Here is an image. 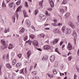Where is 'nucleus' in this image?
Masks as SVG:
<instances>
[{
  "label": "nucleus",
  "mask_w": 79,
  "mask_h": 79,
  "mask_svg": "<svg viewBox=\"0 0 79 79\" xmlns=\"http://www.w3.org/2000/svg\"><path fill=\"white\" fill-rule=\"evenodd\" d=\"M1 43L2 44H3V45L1 46V48L2 49H5V48H7V45H6L5 41L3 39L1 40Z\"/></svg>",
  "instance_id": "1"
},
{
  "label": "nucleus",
  "mask_w": 79,
  "mask_h": 79,
  "mask_svg": "<svg viewBox=\"0 0 79 79\" xmlns=\"http://www.w3.org/2000/svg\"><path fill=\"white\" fill-rule=\"evenodd\" d=\"M72 35L73 37H74L73 40H74L75 42L74 44L76 45V39H77V35L76 34V32L75 31H73Z\"/></svg>",
  "instance_id": "2"
},
{
  "label": "nucleus",
  "mask_w": 79,
  "mask_h": 79,
  "mask_svg": "<svg viewBox=\"0 0 79 79\" xmlns=\"http://www.w3.org/2000/svg\"><path fill=\"white\" fill-rule=\"evenodd\" d=\"M68 25L70 26L73 29H74L75 28V25L73 24V22L71 21L69 22L68 23Z\"/></svg>",
  "instance_id": "3"
},
{
  "label": "nucleus",
  "mask_w": 79,
  "mask_h": 79,
  "mask_svg": "<svg viewBox=\"0 0 79 79\" xmlns=\"http://www.w3.org/2000/svg\"><path fill=\"white\" fill-rule=\"evenodd\" d=\"M49 2L52 8H53V7L55 6L54 3H53V1H52V0H49Z\"/></svg>",
  "instance_id": "4"
},
{
  "label": "nucleus",
  "mask_w": 79,
  "mask_h": 79,
  "mask_svg": "<svg viewBox=\"0 0 79 79\" xmlns=\"http://www.w3.org/2000/svg\"><path fill=\"white\" fill-rule=\"evenodd\" d=\"M15 4L13 2L10 3L9 4V6L10 8H13V6H14V9L16 7Z\"/></svg>",
  "instance_id": "5"
},
{
  "label": "nucleus",
  "mask_w": 79,
  "mask_h": 79,
  "mask_svg": "<svg viewBox=\"0 0 79 79\" xmlns=\"http://www.w3.org/2000/svg\"><path fill=\"white\" fill-rule=\"evenodd\" d=\"M50 48H51V47L48 45H45L44 47V48L45 50H49Z\"/></svg>",
  "instance_id": "6"
},
{
  "label": "nucleus",
  "mask_w": 79,
  "mask_h": 79,
  "mask_svg": "<svg viewBox=\"0 0 79 79\" xmlns=\"http://www.w3.org/2000/svg\"><path fill=\"white\" fill-rule=\"evenodd\" d=\"M65 33L66 34H69L71 33V29L69 28H66Z\"/></svg>",
  "instance_id": "7"
},
{
  "label": "nucleus",
  "mask_w": 79,
  "mask_h": 79,
  "mask_svg": "<svg viewBox=\"0 0 79 79\" xmlns=\"http://www.w3.org/2000/svg\"><path fill=\"white\" fill-rule=\"evenodd\" d=\"M53 32L54 34H60V31L56 29H54Z\"/></svg>",
  "instance_id": "8"
},
{
  "label": "nucleus",
  "mask_w": 79,
  "mask_h": 79,
  "mask_svg": "<svg viewBox=\"0 0 79 79\" xmlns=\"http://www.w3.org/2000/svg\"><path fill=\"white\" fill-rule=\"evenodd\" d=\"M21 66H22V64L21 63H18L16 64V67L17 68H21Z\"/></svg>",
  "instance_id": "9"
},
{
  "label": "nucleus",
  "mask_w": 79,
  "mask_h": 79,
  "mask_svg": "<svg viewBox=\"0 0 79 79\" xmlns=\"http://www.w3.org/2000/svg\"><path fill=\"white\" fill-rule=\"evenodd\" d=\"M26 22L27 25V27H30L31 25V22H30V20L28 19H27L26 21Z\"/></svg>",
  "instance_id": "10"
},
{
  "label": "nucleus",
  "mask_w": 79,
  "mask_h": 79,
  "mask_svg": "<svg viewBox=\"0 0 79 79\" xmlns=\"http://www.w3.org/2000/svg\"><path fill=\"white\" fill-rule=\"evenodd\" d=\"M59 38H56L55 39L53 42L52 44H53V45H55V44H57L58 42L59 41Z\"/></svg>",
  "instance_id": "11"
},
{
  "label": "nucleus",
  "mask_w": 79,
  "mask_h": 79,
  "mask_svg": "<svg viewBox=\"0 0 79 79\" xmlns=\"http://www.w3.org/2000/svg\"><path fill=\"white\" fill-rule=\"evenodd\" d=\"M55 56H52L50 58V61L52 62L54 60H55Z\"/></svg>",
  "instance_id": "12"
},
{
  "label": "nucleus",
  "mask_w": 79,
  "mask_h": 79,
  "mask_svg": "<svg viewBox=\"0 0 79 79\" xmlns=\"http://www.w3.org/2000/svg\"><path fill=\"white\" fill-rule=\"evenodd\" d=\"M33 44L35 45V46H38V42L36 40H34L32 42Z\"/></svg>",
  "instance_id": "13"
},
{
  "label": "nucleus",
  "mask_w": 79,
  "mask_h": 79,
  "mask_svg": "<svg viewBox=\"0 0 79 79\" xmlns=\"http://www.w3.org/2000/svg\"><path fill=\"white\" fill-rule=\"evenodd\" d=\"M31 52L30 50H29L28 52L27 53V56L28 59L29 58V56H31Z\"/></svg>",
  "instance_id": "14"
},
{
  "label": "nucleus",
  "mask_w": 79,
  "mask_h": 79,
  "mask_svg": "<svg viewBox=\"0 0 79 79\" xmlns=\"http://www.w3.org/2000/svg\"><path fill=\"white\" fill-rule=\"evenodd\" d=\"M68 48L69 50H71L72 49V45H71L70 43H69L68 44Z\"/></svg>",
  "instance_id": "15"
},
{
  "label": "nucleus",
  "mask_w": 79,
  "mask_h": 79,
  "mask_svg": "<svg viewBox=\"0 0 79 79\" xmlns=\"http://www.w3.org/2000/svg\"><path fill=\"white\" fill-rule=\"evenodd\" d=\"M6 67L7 68H8V69H11V68H12V67L11 66V65L10 64V63H8L6 65Z\"/></svg>",
  "instance_id": "16"
},
{
  "label": "nucleus",
  "mask_w": 79,
  "mask_h": 79,
  "mask_svg": "<svg viewBox=\"0 0 79 79\" xmlns=\"http://www.w3.org/2000/svg\"><path fill=\"white\" fill-rule=\"evenodd\" d=\"M65 28H66V26H64L62 27L61 28V30L64 33V32H65Z\"/></svg>",
  "instance_id": "17"
},
{
  "label": "nucleus",
  "mask_w": 79,
  "mask_h": 79,
  "mask_svg": "<svg viewBox=\"0 0 79 79\" xmlns=\"http://www.w3.org/2000/svg\"><path fill=\"white\" fill-rule=\"evenodd\" d=\"M25 31V29L24 28H23L22 29L19 31V32L20 34H22V33H24Z\"/></svg>",
  "instance_id": "18"
},
{
  "label": "nucleus",
  "mask_w": 79,
  "mask_h": 79,
  "mask_svg": "<svg viewBox=\"0 0 79 79\" xmlns=\"http://www.w3.org/2000/svg\"><path fill=\"white\" fill-rule=\"evenodd\" d=\"M14 47L13 45L10 44L9 45L8 48L9 49H12Z\"/></svg>",
  "instance_id": "19"
},
{
  "label": "nucleus",
  "mask_w": 79,
  "mask_h": 79,
  "mask_svg": "<svg viewBox=\"0 0 79 79\" xmlns=\"http://www.w3.org/2000/svg\"><path fill=\"white\" fill-rule=\"evenodd\" d=\"M10 28H8L7 29H6V28H5L4 30V32L5 33H7V32H10Z\"/></svg>",
  "instance_id": "20"
},
{
  "label": "nucleus",
  "mask_w": 79,
  "mask_h": 79,
  "mask_svg": "<svg viewBox=\"0 0 79 79\" xmlns=\"http://www.w3.org/2000/svg\"><path fill=\"white\" fill-rule=\"evenodd\" d=\"M21 8H22V6H19L16 10V12H19V11L21 10Z\"/></svg>",
  "instance_id": "21"
},
{
  "label": "nucleus",
  "mask_w": 79,
  "mask_h": 79,
  "mask_svg": "<svg viewBox=\"0 0 79 79\" xmlns=\"http://www.w3.org/2000/svg\"><path fill=\"white\" fill-rule=\"evenodd\" d=\"M2 66H3V64H0V76L2 74V71H1V69H2Z\"/></svg>",
  "instance_id": "22"
},
{
  "label": "nucleus",
  "mask_w": 79,
  "mask_h": 79,
  "mask_svg": "<svg viewBox=\"0 0 79 79\" xmlns=\"http://www.w3.org/2000/svg\"><path fill=\"white\" fill-rule=\"evenodd\" d=\"M69 15H70V14L69 12H67L66 14L65 15V16L66 18H68Z\"/></svg>",
  "instance_id": "23"
},
{
  "label": "nucleus",
  "mask_w": 79,
  "mask_h": 79,
  "mask_svg": "<svg viewBox=\"0 0 79 79\" xmlns=\"http://www.w3.org/2000/svg\"><path fill=\"white\" fill-rule=\"evenodd\" d=\"M44 2V1H42L41 2H40L39 3V6H40V7H41V8H42V4L43 3V2Z\"/></svg>",
  "instance_id": "24"
},
{
  "label": "nucleus",
  "mask_w": 79,
  "mask_h": 79,
  "mask_svg": "<svg viewBox=\"0 0 79 79\" xmlns=\"http://www.w3.org/2000/svg\"><path fill=\"white\" fill-rule=\"evenodd\" d=\"M66 3H67V1L66 0H64L61 3V4L63 5V4H66Z\"/></svg>",
  "instance_id": "25"
},
{
  "label": "nucleus",
  "mask_w": 79,
  "mask_h": 79,
  "mask_svg": "<svg viewBox=\"0 0 79 79\" xmlns=\"http://www.w3.org/2000/svg\"><path fill=\"white\" fill-rule=\"evenodd\" d=\"M53 73L54 74H57V71H56V70L55 69H54L53 70Z\"/></svg>",
  "instance_id": "26"
},
{
  "label": "nucleus",
  "mask_w": 79,
  "mask_h": 79,
  "mask_svg": "<svg viewBox=\"0 0 79 79\" xmlns=\"http://www.w3.org/2000/svg\"><path fill=\"white\" fill-rule=\"evenodd\" d=\"M27 38H28V36L27 35L23 37V39L24 41H26L27 40Z\"/></svg>",
  "instance_id": "27"
},
{
  "label": "nucleus",
  "mask_w": 79,
  "mask_h": 79,
  "mask_svg": "<svg viewBox=\"0 0 79 79\" xmlns=\"http://www.w3.org/2000/svg\"><path fill=\"white\" fill-rule=\"evenodd\" d=\"M40 35L41 37H43L44 39V37L45 36V35L43 34V33H41L40 35Z\"/></svg>",
  "instance_id": "28"
},
{
  "label": "nucleus",
  "mask_w": 79,
  "mask_h": 79,
  "mask_svg": "<svg viewBox=\"0 0 79 79\" xmlns=\"http://www.w3.org/2000/svg\"><path fill=\"white\" fill-rule=\"evenodd\" d=\"M13 75L10 74L8 78L9 79H13Z\"/></svg>",
  "instance_id": "29"
},
{
  "label": "nucleus",
  "mask_w": 79,
  "mask_h": 79,
  "mask_svg": "<svg viewBox=\"0 0 79 79\" xmlns=\"http://www.w3.org/2000/svg\"><path fill=\"white\" fill-rule=\"evenodd\" d=\"M30 37H31V39H33L35 38V35L31 34L30 36Z\"/></svg>",
  "instance_id": "30"
},
{
  "label": "nucleus",
  "mask_w": 79,
  "mask_h": 79,
  "mask_svg": "<svg viewBox=\"0 0 79 79\" xmlns=\"http://www.w3.org/2000/svg\"><path fill=\"white\" fill-rule=\"evenodd\" d=\"M41 19H42V21H45V20L46 19V16L44 15L43 17L41 18Z\"/></svg>",
  "instance_id": "31"
},
{
  "label": "nucleus",
  "mask_w": 79,
  "mask_h": 79,
  "mask_svg": "<svg viewBox=\"0 0 79 79\" xmlns=\"http://www.w3.org/2000/svg\"><path fill=\"white\" fill-rule=\"evenodd\" d=\"M19 73L21 74H24V69H23L21 70H20Z\"/></svg>",
  "instance_id": "32"
},
{
  "label": "nucleus",
  "mask_w": 79,
  "mask_h": 79,
  "mask_svg": "<svg viewBox=\"0 0 79 79\" xmlns=\"http://www.w3.org/2000/svg\"><path fill=\"white\" fill-rule=\"evenodd\" d=\"M20 3H21V1L20 0H18V2L16 3L17 5H19Z\"/></svg>",
  "instance_id": "33"
},
{
  "label": "nucleus",
  "mask_w": 79,
  "mask_h": 79,
  "mask_svg": "<svg viewBox=\"0 0 79 79\" xmlns=\"http://www.w3.org/2000/svg\"><path fill=\"white\" fill-rule=\"evenodd\" d=\"M25 6L27 8H28L29 7V5H28V4L27 3V2H25Z\"/></svg>",
  "instance_id": "34"
},
{
  "label": "nucleus",
  "mask_w": 79,
  "mask_h": 79,
  "mask_svg": "<svg viewBox=\"0 0 79 79\" xmlns=\"http://www.w3.org/2000/svg\"><path fill=\"white\" fill-rule=\"evenodd\" d=\"M48 59V57L46 56H44L43 58H42V60H47Z\"/></svg>",
  "instance_id": "35"
},
{
  "label": "nucleus",
  "mask_w": 79,
  "mask_h": 79,
  "mask_svg": "<svg viewBox=\"0 0 79 79\" xmlns=\"http://www.w3.org/2000/svg\"><path fill=\"white\" fill-rule=\"evenodd\" d=\"M55 51L56 52H57L58 53H59V54H60V55L61 54V53L59 52L58 50V48H56L55 49Z\"/></svg>",
  "instance_id": "36"
},
{
  "label": "nucleus",
  "mask_w": 79,
  "mask_h": 79,
  "mask_svg": "<svg viewBox=\"0 0 79 79\" xmlns=\"http://www.w3.org/2000/svg\"><path fill=\"white\" fill-rule=\"evenodd\" d=\"M48 75L50 78H53L54 77V76L53 75H50V74H48Z\"/></svg>",
  "instance_id": "37"
},
{
  "label": "nucleus",
  "mask_w": 79,
  "mask_h": 79,
  "mask_svg": "<svg viewBox=\"0 0 79 79\" xmlns=\"http://www.w3.org/2000/svg\"><path fill=\"white\" fill-rule=\"evenodd\" d=\"M31 73H32L33 74L35 75H36L37 73V72L36 71H34L33 72H32Z\"/></svg>",
  "instance_id": "38"
},
{
  "label": "nucleus",
  "mask_w": 79,
  "mask_h": 79,
  "mask_svg": "<svg viewBox=\"0 0 79 79\" xmlns=\"http://www.w3.org/2000/svg\"><path fill=\"white\" fill-rule=\"evenodd\" d=\"M13 20L14 21V23L15 22V19H16L15 15L13 16Z\"/></svg>",
  "instance_id": "39"
},
{
  "label": "nucleus",
  "mask_w": 79,
  "mask_h": 79,
  "mask_svg": "<svg viewBox=\"0 0 79 79\" xmlns=\"http://www.w3.org/2000/svg\"><path fill=\"white\" fill-rule=\"evenodd\" d=\"M38 10H35V13L34 14L35 15H36L37 13H38Z\"/></svg>",
  "instance_id": "40"
},
{
  "label": "nucleus",
  "mask_w": 79,
  "mask_h": 79,
  "mask_svg": "<svg viewBox=\"0 0 79 79\" xmlns=\"http://www.w3.org/2000/svg\"><path fill=\"white\" fill-rule=\"evenodd\" d=\"M23 14L24 15L25 17H27V16H28V15H27V13H26V12H23Z\"/></svg>",
  "instance_id": "41"
},
{
  "label": "nucleus",
  "mask_w": 79,
  "mask_h": 79,
  "mask_svg": "<svg viewBox=\"0 0 79 79\" xmlns=\"http://www.w3.org/2000/svg\"><path fill=\"white\" fill-rule=\"evenodd\" d=\"M2 7H6V5H5V3L4 2H3L2 3Z\"/></svg>",
  "instance_id": "42"
},
{
  "label": "nucleus",
  "mask_w": 79,
  "mask_h": 79,
  "mask_svg": "<svg viewBox=\"0 0 79 79\" xmlns=\"http://www.w3.org/2000/svg\"><path fill=\"white\" fill-rule=\"evenodd\" d=\"M44 15L42 14H41L40 15V18L41 19L44 17Z\"/></svg>",
  "instance_id": "43"
},
{
  "label": "nucleus",
  "mask_w": 79,
  "mask_h": 79,
  "mask_svg": "<svg viewBox=\"0 0 79 79\" xmlns=\"http://www.w3.org/2000/svg\"><path fill=\"white\" fill-rule=\"evenodd\" d=\"M60 11H61V13L62 14L63 13L64 11V10H63V9H61L60 10Z\"/></svg>",
  "instance_id": "44"
},
{
  "label": "nucleus",
  "mask_w": 79,
  "mask_h": 79,
  "mask_svg": "<svg viewBox=\"0 0 79 79\" xmlns=\"http://www.w3.org/2000/svg\"><path fill=\"white\" fill-rule=\"evenodd\" d=\"M3 60H6V57H5V55H4L3 57Z\"/></svg>",
  "instance_id": "45"
},
{
  "label": "nucleus",
  "mask_w": 79,
  "mask_h": 79,
  "mask_svg": "<svg viewBox=\"0 0 79 79\" xmlns=\"http://www.w3.org/2000/svg\"><path fill=\"white\" fill-rule=\"evenodd\" d=\"M64 43V41H61L60 43V45L61 46Z\"/></svg>",
  "instance_id": "46"
},
{
  "label": "nucleus",
  "mask_w": 79,
  "mask_h": 79,
  "mask_svg": "<svg viewBox=\"0 0 79 79\" xmlns=\"http://www.w3.org/2000/svg\"><path fill=\"white\" fill-rule=\"evenodd\" d=\"M32 79H39V77L36 76V77L33 78Z\"/></svg>",
  "instance_id": "47"
},
{
  "label": "nucleus",
  "mask_w": 79,
  "mask_h": 79,
  "mask_svg": "<svg viewBox=\"0 0 79 79\" xmlns=\"http://www.w3.org/2000/svg\"><path fill=\"white\" fill-rule=\"evenodd\" d=\"M52 24L54 26H58V25L56 24L55 23H52Z\"/></svg>",
  "instance_id": "48"
},
{
  "label": "nucleus",
  "mask_w": 79,
  "mask_h": 79,
  "mask_svg": "<svg viewBox=\"0 0 79 79\" xmlns=\"http://www.w3.org/2000/svg\"><path fill=\"white\" fill-rule=\"evenodd\" d=\"M18 79H24V77L22 76H20L18 78Z\"/></svg>",
  "instance_id": "49"
},
{
  "label": "nucleus",
  "mask_w": 79,
  "mask_h": 79,
  "mask_svg": "<svg viewBox=\"0 0 79 79\" xmlns=\"http://www.w3.org/2000/svg\"><path fill=\"white\" fill-rule=\"evenodd\" d=\"M18 56L19 58H20L21 56H22V54H19L18 55Z\"/></svg>",
  "instance_id": "50"
},
{
  "label": "nucleus",
  "mask_w": 79,
  "mask_h": 79,
  "mask_svg": "<svg viewBox=\"0 0 79 79\" xmlns=\"http://www.w3.org/2000/svg\"><path fill=\"white\" fill-rule=\"evenodd\" d=\"M74 79H77V75L76 74H75L74 75Z\"/></svg>",
  "instance_id": "51"
},
{
  "label": "nucleus",
  "mask_w": 79,
  "mask_h": 79,
  "mask_svg": "<svg viewBox=\"0 0 79 79\" xmlns=\"http://www.w3.org/2000/svg\"><path fill=\"white\" fill-rule=\"evenodd\" d=\"M45 15H46V16H48V11L47 10L46 11Z\"/></svg>",
  "instance_id": "52"
},
{
  "label": "nucleus",
  "mask_w": 79,
  "mask_h": 79,
  "mask_svg": "<svg viewBox=\"0 0 79 79\" xmlns=\"http://www.w3.org/2000/svg\"><path fill=\"white\" fill-rule=\"evenodd\" d=\"M49 11H52V8H48L47 9Z\"/></svg>",
  "instance_id": "53"
},
{
  "label": "nucleus",
  "mask_w": 79,
  "mask_h": 79,
  "mask_svg": "<svg viewBox=\"0 0 79 79\" xmlns=\"http://www.w3.org/2000/svg\"><path fill=\"white\" fill-rule=\"evenodd\" d=\"M24 73H25V74H27V71L26 68H25V69Z\"/></svg>",
  "instance_id": "54"
},
{
  "label": "nucleus",
  "mask_w": 79,
  "mask_h": 79,
  "mask_svg": "<svg viewBox=\"0 0 79 79\" xmlns=\"http://www.w3.org/2000/svg\"><path fill=\"white\" fill-rule=\"evenodd\" d=\"M60 75L61 76H62L63 75H64V73H60Z\"/></svg>",
  "instance_id": "55"
},
{
  "label": "nucleus",
  "mask_w": 79,
  "mask_h": 79,
  "mask_svg": "<svg viewBox=\"0 0 79 79\" xmlns=\"http://www.w3.org/2000/svg\"><path fill=\"white\" fill-rule=\"evenodd\" d=\"M62 40H63V41H64H64H66V38H65L64 37H63L62 38Z\"/></svg>",
  "instance_id": "56"
},
{
  "label": "nucleus",
  "mask_w": 79,
  "mask_h": 79,
  "mask_svg": "<svg viewBox=\"0 0 79 79\" xmlns=\"http://www.w3.org/2000/svg\"><path fill=\"white\" fill-rule=\"evenodd\" d=\"M10 0H5V1L6 2V3H8L9 2Z\"/></svg>",
  "instance_id": "57"
},
{
  "label": "nucleus",
  "mask_w": 79,
  "mask_h": 79,
  "mask_svg": "<svg viewBox=\"0 0 79 79\" xmlns=\"http://www.w3.org/2000/svg\"><path fill=\"white\" fill-rule=\"evenodd\" d=\"M64 47H65V45H62V48L63 50H64L63 48H64Z\"/></svg>",
  "instance_id": "58"
},
{
  "label": "nucleus",
  "mask_w": 79,
  "mask_h": 79,
  "mask_svg": "<svg viewBox=\"0 0 79 79\" xmlns=\"http://www.w3.org/2000/svg\"><path fill=\"white\" fill-rule=\"evenodd\" d=\"M37 66V64H35L34 66V68H36V66Z\"/></svg>",
  "instance_id": "59"
},
{
  "label": "nucleus",
  "mask_w": 79,
  "mask_h": 79,
  "mask_svg": "<svg viewBox=\"0 0 79 79\" xmlns=\"http://www.w3.org/2000/svg\"><path fill=\"white\" fill-rule=\"evenodd\" d=\"M28 44H29V45H31V41H28Z\"/></svg>",
  "instance_id": "60"
},
{
  "label": "nucleus",
  "mask_w": 79,
  "mask_h": 79,
  "mask_svg": "<svg viewBox=\"0 0 79 79\" xmlns=\"http://www.w3.org/2000/svg\"><path fill=\"white\" fill-rule=\"evenodd\" d=\"M16 63L15 62H12V65H14V64H15Z\"/></svg>",
  "instance_id": "61"
},
{
  "label": "nucleus",
  "mask_w": 79,
  "mask_h": 79,
  "mask_svg": "<svg viewBox=\"0 0 79 79\" xmlns=\"http://www.w3.org/2000/svg\"><path fill=\"white\" fill-rule=\"evenodd\" d=\"M53 21L55 23H56V22H57V20H56V19H55L53 20Z\"/></svg>",
  "instance_id": "62"
},
{
  "label": "nucleus",
  "mask_w": 79,
  "mask_h": 79,
  "mask_svg": "<svg viewBox=\"0 0 79 79\" xmlns=\"http://www.w3.org/2000/svg\"><path fill=\"white\" fill-rule=\"evenodd\" d=\"M9 56L8 55V54H7L6 56V58L8 59V58Z\"/></svg>",
  "instance_id": "63"
},
{
  "label": "nucleus",
  "mask_w": 79,
  "mask_h": 79,
  "mask_svg": "<svg viewBox=\"0 0 79 79\" xmlns=\"http://www.w3.org/2000/svg\"><path fill=\"white\" fill-rule=\"evenodd\" d=\"M77 54L79 56V48L78 49V51L77 52Z\"/></svg>",
  "instance_id": "64"
}]
</instances>
